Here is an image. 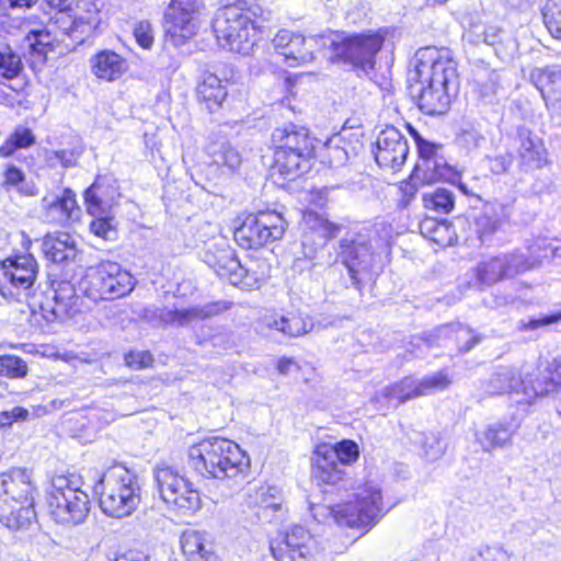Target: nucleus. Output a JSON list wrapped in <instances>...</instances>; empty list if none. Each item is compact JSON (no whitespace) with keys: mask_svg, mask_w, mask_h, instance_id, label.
Listing matches in <instances>:
<instances>
[{"mask_svg":"<svg viewBox=\"0 0 561 561\" xmlns=\"http://www.w3.org/2000/svg\"><path fill=\"white\" fill-rule=\"evenodd\" d=\"M286 220L275 210H261L249 214L236 228L233 237L243 249H260L280 240L286 231Z\"/></svg>","mask_w":561,"mask_h":561,"instance_id":"10","label":"nucleus"},{"mask_svg":"<svg viewBox=\"0 0 561 561\" xmlns=\"http://www.w3.org/2000/svg\"><path fill=\"white\" fill-rule=\"evenodd\" d=\"M454 178L455 172L444 157L417 160L412 172V180L420 181L422 184L451 181Z\"/></svg>","mask_w":561,"mask_h":561,"instance_id":"33","label":"nucleus"},{"mask_svg":"<svg viewBox=\"0 0 561 561\" xmlns=\"http://www.w3.org/2000/svg\"><path fill=\"white\" fill-rule=\"evenodd\" d=\"M325 34L306 37L297 34L286 51H280L287 66L297 67L309 64L314 59V48L324 46Z\"/></svg>","mask_w":561,"mask_h":561,"instance_id":"31","label":"nucleus"},{"mask_svg":"<svg viewBox=\"0 0 561 561\" xmlns=\"http://www.w3.org/2000/svg\"><path fill=\"white\" fill-rule=\"evenodd\" d=\"M374 154L380 168L396 172L401 169L409 156L408 140L398 128L387 126L378 135Z\"/></svg>","mask_w":561,"mask_h":561,"instance_id":"17","label":"nucleus"},{"mask_svg":"<svg viewBox=\"0 0 561 561\" xmlns=\"http://www.w3.org/2000/svg\"><path fill=\"white\" fill-rule=\"evenodd\" d=\"M511 554L500 546H486L471 561H510Z\"/></svg>","mask_w":561,"mask_h":561,"instance_id":"64","label":"nucleus"},{"mask_svg":"<svg viewBox=\"0 0 561 561\" xmlns=\"http://www.w3.org/2000/svg\"><path fill=\"white\" fill-rule=\"evenodd\" d=\"M558 371L548 369L547 362L540 363L536 368L524 365L522 367V392L526 401L530 403L534 399L548 396L557 391L561 386Z\"/></svg>","mask_w":561,"mask_h":561,"instance_id":"20","label":"nucleus"},{"mask_svg":"<svg viewBox=\"0 0 561 561\" xmlns=\"http://www.w3.org/2000/svg\"><path fill=\"white\" fill-rule=\"evenodd\" d=\"M3 187L7 192L12 188L16 190L18 193L26 196L35 195L34 186L26 183L24 172L15 165H9L4 171Z\"/></svg>","mask_w":561,"mask_h":561,"instance_id":"50","label":"nucleus"},{"mask_svg":"<svg viewBox=\"0 0 561 561\" xmlns=\"http://www.w3.org/2000/svg\"><path fill=\"white\" fill-rule=\"evenodd\" d=\"M424 207L439 214H448L454 209L455 197L451 191L447 188H436L423 194Z\"/></svg>","mask_w":561,"mask_h":561,"instance_id":"47","label":"nucleus"},{"mask_svg":"<svg viewBox=\"0 0 561 561\" xmlns=\"http://www.w3.org/2000/svg\"><path fill=\"white\" fill-rule=\"evenodd\" d=\"M542 18L551 36L561 41V0H548L542 9Z\"/></svg>","mask_w":561,"mask_h":561,"instance_id":"52","label":"nucleus"},{"mask_svg":"<svg viewBox=\"0 0 561 561\" xmlns=\"http://www.w3.org/2000/svg\"><path fill=\"white\" fill-rule=\"evenodd\" d=\"M92 71L99 78L106 81L117 80L128 69L125 58L112 50H102L92 59Z\"/></svg>","mask_w":561,"mask_h":561,"instance_id":"35","label":"nucleus"},{"mask_svg":"<svg viewBox=\"0 0 561 561\" xmlns=\"http://www.w3.org/2000/svg\"><path fill=\"white\" fill-rule=\"evenodd\" d=\"M416 381L419 387L417 393L422 397L447 389L451 383V378L445 370H440L422 379H416Z\"/></svg>","mask_w":561,"mask_h":561,"instance_id":"51","label":"nucleus"},{"mask_svg":"<svg viewBox=\"0 0 561 561\" xmlns=\"http://www.w3.org/2000/svg\"><path fill=\"white\" fill-rule=\"evenodd\" d=\"M23 70V64L11 46L0 43V76L3 79L11 80L16 78Z\"/></svg>","mask_w":561,"mask_h":561,"instance_id":"48","label":"nucleus"},{"mask_svg":"<svg viewBox=\"0 0 561 561\" xmlns=\"http://www.w3.org/2000/svg\"><path fill=\"white\" fill-rule=\"evenodd\" d=\"M42 251L53 263L73 261L78 254L76 243L68 233L47 234L42 242Z\"/></svg>","mask_w":561,"mask_h":561,"instance_id":"34","label":"nucleus"},{"mask_svg":"<svg viewBox=\"0 0 561 561\" xmlns=\"http://www.w3.org/2000/svg\"><path fill=\"white\" fill-rule=\"evenodd\" d=\"M83 152L81 146H73L69 149L53 150L46 153V161L50 167L60 164L62 168L68 169L77 165L79 158Z\"/></svg>","mask_w":561,"mask_h":561,"instance_id":"53","label":"nucleus"},{"mask_svg":"<svg viewBox=\"0 0 561 561\" xmlns=\"http://www.w3.org/2000/svg\"><path fill=\"white\" fill-rule=\"evenodd\" d=\"M196 93L199 102L205 104L210 113L218 111L228 95L221 80L209 72L204 75L202 82L196 88Z\"/></svg>","mask_w":561,"mask_h":561,"instance_id":"37","label":"nucleus"},{"mask_svg":"<svg viewBox=\"0 0 561 561\" xmlns=\"http://www.w3.org/2000/svg\"><path fill=\"white\" fill-rule=\"evenodd\" d=\"M181 548L188 561H217L214 545L206 533L198 530L183 533Z\"/></svg>","mask_w":561,"mask_h":561,"instance_id":"32","label":"nucleus"},{"mask_svg":"<svg viewBox=\"0 0 561 561\" xmlns=\"http://www.w3.org/2000/svg\"><path fill=\"white\" fill-rule=\"evenodd\" d=\"M344 140L335 135L325 142L328 163L332 168L344 165L348 161V151L343 146Z\"/></svg>","mask_w":561,"mask_h":561,"instance_id":"56","label":"nucleus"},{"mask_svg":"<svg viewBox=\"0 0 561 561\" xmlns=\"http://www.w3.org/2000/svg\"><path fill=\"white\" fill-rule=\"evenodd\" d=\"M203 261L222 279L238 286L241 280L242 264L227 240L219 239L207 245Z\"/></svg>","mask_w":561,"mask_h":561,"instance_id":"19","label":"nucleus"},{"mask_svg":"<svg viewBox=\"0 0 561 561\" xmlns=\"http://www.w3.org/2000/svg\"><path fill=\"white\" fill-rule=\"evenodd\" d=\"M173 497L174 499L167 500L165 503L184 513H193L201 507L199 492L193 488L190 481L184 483V488L178 486L176 490H174Z\"/></svg>","mask_w":561,"mask_h":561,"instance_id":"46","label":"nucleus"},{"mask_svg":"<svg viewBox=\"0 0 561 561\" xmlns=\"http://www.w3.org/2000/svg\"><path fill=\"white\" fill-rule=\"evenodd\" d=\"M525 262L515 251L481 261L476 267V278L483 286H491L504 279L524 274Z\"/></svg>","mask_w":561,"mask_h":561,"instance_id":"18","label":"nucleus"},{"mask_svg":"<svg viewBox=\"0 0 561 561\" xmlns=\"http://www.w3.org/2000/svg\"><path fill=\"white\" fill-rule=\"evenodd\" d=\"M260 5H226L216 12L213 30L218 44L230 51L248 56L256 44L257 19L263 18Z\"/></svg>","mask_w":561,"mask_h":561,"instance_id":"5","label":"nucleus"},{"mask_svg":"<svg viewBox=\"0 0 561 561\" xmlns=\"http://www.w3.org/2000/svg\"><path fill=\"white\" fill-rule=\"evenodd\" d=\"M314 152L275 149L274 170L284 180L293 181L310 169V160Z\"/></svg>","mask_w":561,"mask_h":561,"instance_id":"27","label":"nucleus"},{"mask_svg":"<svg viewBox=\"0 0 561 561\" xmlns=\"http://www.w3.org/2000/svg\"><path fill=\"white\" fill-rule=\"evenodd\" d=\"M231 302L215 301L204 306H195L187 309H159L157 317L167 324L188 325L193 322L204 320L228 310Z\"/></svg>","mask_w":561,"mask_h":561,"instance_id":"23","label":"nucleus"},{"mask_svg":"<svg viewBox=\"0 0 561 561\" xmlns=\"http://www.w3.org/2000/svg\"><path fill=\"white\" fill-rule=\"evenodd\" d=\"M81 289L93 301L114 300L128 295L135 287L134 277L116 262L104 261L89 267L80 283Z\"/></svg>","mask_w":561,"mask_h":561,"instance_id":"8","label":"nucleus"},{"mask_svg":"<svg viewBox=\"0 0 561 561\" xmlns=\"http://www.w3.org/2000/svg\"><path fill=\"white\" fill-rule=\"evenodd\" d=\"M187 466L203 478L224 480L243 476L250 460L238 444L214 436L188 448Z\"/></svg>","mask_w":561,"mask_h":561,"instance_id":"2","label":"nucleus"},{"mask_svg":"<svg viewBox=\"0 0 561 561\" xmlns=\"http://www.w3.org/2000/svg\"><path fill=\"white\" fill-rule=\"evenodd\" d=\"M529 79L546 103L561 100V66L550 65L534 68L529 73Z\"/></svg>","mask_w":561,"mask_h":561,"instance_id":"29","label":"nucleus"},{"mask_svg":"<svg viewBox=\"0 0 561 561\" xmlns=\"http://www.w3.org/2000/svg\"><path fill=\"white\" fill-rule=\"evenodd\" d=\"M518 430L514 420H500L486 424L476 433L477 443L485 453L512 446L513 437Z\"/></svg>","mask_w":561,"mask_h":561,"instance_id":"25","label":"nucleus"},{"mask_svg":"<svg viewBox=\"0 0 561 561\" xmlns=\"http://www.w3.org/2000/svg\"><path fill=\"white\" fill-rule=\"evenodd\" d=\"M312 536L305 527L294 525L271 539L270 549L276 561H307L312 553Z\"/></svg>","mask_w":561,"mask_h":561,"instance_id":"13","label":"nucleus"},{"mask_svg":"<svg viewBox=\"0 0 561 561\" xmlns=\"http://www.w3.org/2000/svg\"><path fill=\"white\" fill-rule=\"evenodd\" d=\"M561 320V312L554 314L542 316L534 319H523L517 324V330L520 332L534 331L539 328L557 323Z\"/></svg>","mask_w":561,"mask_h":561,"instance_id":"61","label":"nucleus"},{"mask_svg":"<svg viewBox=\"0 0 561 561\" xmlns=\"http://www.w3.org/2000/svg\"><path fill=\"white\" fill-rule=\"evenodd\" d=\"M92 21L85 20L82 16H77L72 13V7L70 10H66L61 13H55L49 18V23L46 25L54 30L57 33V30L60 31L62 35H67L69 37H73L78 41H82V37L77 35L80 33L82 35L84 33L83 30L80 31L85 24H91Z\"/></svg>","mask_w":561,"mask_h":561,"instance_id":"43","label":"nucleus"},{"mask_svg":"<svg viewBox=\"0 0 561 561\" xmlns=\"http://www.w3.org/2000/svg\"><path fill=\"white\" fill-rule=\"evenodd\" d=\"M501 30L495 25H473L467 32L469 41L474 44L495 45L500 41Z\"/></svg>","mask_w":561,"mask_h":561,"instance_id":"57","label":"nucleus"},{"mask_svg":"<svg viewBox=\"0 0 561 561\" xmlns=\"http://www.w3.org/2000/svg\"><path fill=\"white\" fill-rule=\"evenodd\" d=\"M488 394H504L522 390V370L513 367H499L484 385Z\"/></svg>","mask_w":561,"mask_h":561,"instance_id":"38","label":"nucleus"},{"mask_svg":"<svg viewBox=\"0 0 561 561\" xmlns=\"http://www.w3.org/2000/svg\"><path fill=\"white\" fill-rule=\"evenodd\" d=\"M553 240L548 237H536L527 242L526 252L520 249L514 250L520 256L526 266L523 272L526 273L539 266L543 260L553 257Z\"/></svg>","mask_w":561,"mask_h":561,"instance_id":"39","label":"nucleus"},{"mask_svg":"<svg viewBox=\"0 0 561 561\" xmlns=\"http://www.w3.org/2000/svg\"><path fill=\"white\" fill-rule=\"evenodd\" d=\"M484 141L481 131L471 123H465L456 135V142L467 152L476 150Z\"/></svg>","mask_w":561,"mask_h":561,"instance_id":"54","label":"nucleus"},{"mask_svg":"<svg viewBox=\"0 0 561 561\" xmlns=\"http://www.w3.org/2000/svg\"><path fill=\"white\" fill-rule=\"evenodd\" d=\"M311 220L313 221V225L310 228L318 234L320 244H325L327 241L335 237L340 230V226L330 222L328 219L322 217L309 215L308 222Z\"/></svg>","mask_w":561,"mask_h":561,"instance_id":"59","label":"nucleus"},{"mask_svg":"<svg viewBox=\"0 0 561 561\" xmlns=\"http://www.w3.org/2000/svg\"><path fill=\"white\" fill-rule=\"evenodd\" d=\"M241 280L238 286L252 287L263 280L270 273V264L264 259L249 255L242 264Z\"/></svg>","mask_w":561,"mask_h":561,"instance_id":"44","label":"nucleus"},{"mask_svg":"<svg viewBox=\"0 0 561 561\" xmlns=\"http://www.w3.org/2000/svg\"><path fill=\"white\" fill-rule=\"evenodd\" d=\"M38 273V264L33 255L9 256L0 261V294L5 296L10 286L15 289H30Z\"/></svg>","mask_w":561,"mask_h":561,"instance_id":"16","label":"nucleus"},{"mask_svg":"<svg viewBox=\"0 0 561 561\" xmlns=\"http://www.w3.org/2000/svg\"><path fill=\"white\" fill-rule=\"evenodd\" d=\"M34 486L26 469L13 468L0 474V523L12 530L27 529L36 517Z\"/></svg>","mask_w":561,"mask_h":561,"instance_id":"6","label":"nucleus"},{"mask_svg":"<svg viewBox=\"0 0 561 561\" xmlns=\"http://www.w3.org/2000/svg\"><path fill=\"white\" fill-rule=\"evenodd\" d=\"M93 490L99 495L100 507L112 517L129 516L140 503V484L137 474L122 463L105 471H91Z\"/></svg>","mask_w":561,"mask_h":561,"instance_id":"3","label":"nucleus"},{"mask_svg":"<svg viewBox=\"0 0 561 561\" xmlns=\"http://www.w3.org/2000/svg\"><path fill=\"white\" fill-rule=\"evenodd\" d=\"M54 305L46 301L42 305L44 318L47 321H54L58 318L72 316L77 312L76 289L70 282H60L54 288Z\"/></svg>","mask_w":561,"mask_h":561,"instance_id":"28","label":"nucleus"},{"mask_svg":"<svg viewBox=\"0 0 561 561\" xmlns=\"http://www.w3.org/2000/svg\"><path fill=\"white\" fill-rule=\"evenodd\" d=\"M249 503L260 510L257 513L259 516L263 515L264 518L271 519L268 511L275 513L282 510V490L276 485H261L249 494Z\"/></svg>","mask_w":561,"mask_h":561,"instance_id":"40","label":"nucleus"},{"mask_svg":"<svg viewBox=\"0 0 561 561\" xmlns=\"http://www.w3.org/2000/svg\"><path fill=\"white\" fill-rule=\"evenodd\" d=\"M370 237L364 232H348L339 242L337 260L346 267L352 285L360 291L363 276L374 261Z\"/></svg>","mask_w":561,"mask_h":561,"instance_id":"12","label":"nucleus"},{"mask_svg":"<svg viewBox=\"0 0 561 561\" xmlns=\"http://www.w3.org/2000/svg\"><path fill=\"white\" fill-rule=\"evenodd\" d=\"M94 217L95 219L90 224L91 232L105 241L116 240L117 230L112 224V218L108 217V214Z\"/></svg>","mask_w":561,"mask_h":561,"instance_id":"58","label":"nucleus"},{"mask_svg":"<svg viewBox=\"0 0 561 561\" xmlns=\"http://www.w3.org/2000/svg\"><path fill=\"white\" fill-rule=\"evenodd\" d=\"M310 512L316 519L330 515L340 526L362 529L366 533L385 515L386 508L380 485L368 481L354 490L352 500L348 502L335 507L311 505Z\"/></svg>","mask_w":561,"mask_h":561,"instance_id":"4","label":"nucleus"},{"mask_svg":"<svg viewBox=\"0 0 561 561\" xmlns=\"http://www.w3.org/2000/svg\"><path fill=\"white\" fill-rule=\"evenodd\" d=\"M124 359L126 366L136 370L147 368L153 363V357L148 351H130Z\"/></svg>","mask_w":561,"mask_h":561,"instance_id":"63","label":"nucleus"},{"mask_svg":"<svg viewBox=\"0 0 561 561\" xmlns=\"http://www.w3.org/2000/svg\"><path fill=\"white\" fill-rule=\"evenodd\" d=\"M28 368L22 358L15 355L0 356V377L10 379L24 378L27 375Z\"/></svg>","mask_w":561,"mask_h":561,"instance_id":"55","label":"nucleus"},{"mask_svg":"<svg viewBox=\"0 0 561 561\" xmlns=\"http://www.w3.org/2000/svg\"><path fill=\"white\" fill-rule=\"evenodd\" d=\"M271 329L283 333L288 337H298L312 330V322L300 314L288 313L285 316H274L266 320Z\"/></svg>","mask_w":561,"mask_h":561,"instance_id":"42","label":"nucleus"},{"mask_svg":"<svg viewBox=\"0 0 561 561\" xmlns=\"http://www.w3.org/2000/svg\"><path fill=\"white\" fill-rule=\"evenodd\" d=\"M378 34H350L331 32L325 34L324 47L332 51L331 58L363 70L373 69L375 56L382 46Z\"/></svg>","mask_w":561,"mask_h":561,"instance_id":"9","label":"nucleus"},{"mask_svg":"<svg viewBox=\"0 0 561 561\" xmlns=\"http://www.w3.org/2000/svg\"><path fill=\"white\" fill-rule=\"evenodd\" d=\"M417 381L412 377H405L398 382L382 388L378 391L374 400L376 402H386L388 407H398L408 400L421 397L417 391Z\"/></svg>","mask_w":561,"mask_h":561,"instance_id":"36","label":"nucleus"},{"mask_svg":"<svg viewBox=\"0 0 561 561\" xmlns=\"http://www.w3.org/2000/svg\"><path fill=\"white\" fill-rule=\"evenodd\" d=\"M58 42V33L48 26L31 28L22 41L24 56L30 59L32 66H43L48 53L54 51Z\"/></svg>","mask_w":561,"mask_h":561,"instance_id":"24","label":"nucleus"},{"mask_svg":"<svg viewBox=\"0 0 561 561\" xmlns=\"http://www.w3.org/2000/svg\"><path fill=\"white\" fill-rule=\"evenodd\" d=\"M153 481L160 499L165 502L167 500L174 499V490L178 486L184 488V483L188 480L181 476L173 467L158 465L153 471Z\"/></svg>","mask_w":561,"mask_h":561,"instance_id":"41","label":"nucleus"},{"mask_svg":"<svg viewBox=\"0 0 561 561\" xmlns=\"http://www.w3.org/2000/svg\"><path fill=\"white\" fill-rule=\"evenodd\" d=\"M44 203L46 207V220L51 224L65 226L78 218L79 208L77 206L76 194L70 188L64 190L60 196L55 197L50 202L44 198Z\"/></svg>","mask_w":561,"mask_h":561,"instance_id":"30","label":"nucleus"},{"mask_svg":"<svg viewBox=\"0 0 561 561\" xmlns=\"http://www.w3.org/2000/svg\"><path fill=\"white\" fill-rule=\"evenodd\" d=\"M213 162L226 167L229 171L237 170L241 164V156L228 141L214 142L208 148Z\"/></svg>","mask_w":561,"mask_h":561,"instance_id":"45","label":"nucleus"},{"mask_svg":"<svg viewBox=\"0 0 561 561\" xmlns=\"http://www.w3.org/2000/svg\"><path fill=\"white\" fill-rule=\"evenodd\" d=\"M442 339L454 340L460 353L469 352L481 339L473 331L462 324H450L437 328L434 333L426 336H413L408 350L414 356H422Z\"/></svg>","mask_w":561,"mask_h":561,"instance_id":"14","label":"nucleus"},{"mask_svg":"<svg viewBox=\"0 0 561 561\" xmlns=\"http://www.w3.org/2000/svg\"><path fill=\"white\" fill-rule=\"evenodd\" d=\"M332 448L336 453L337 460L345 467L355 462L359 457V448L358 445L350 439H343L335 445H332Z\"/></svg>","mask_w":561,"mask_h":561,"instance_id":"60","label":"nucleus"},{"mask_svg":"<svg viewBox=\"0 0 561 561\" xmlns=\"http://www.w3.org/2000/svg\"><path fill=\"white\" fill-rule=\"evenodd\" d=\"M344 466L337 460L332 444L318 445L312 457V478L320 484L335 485L343 480Z\"/></svg>","mask_w":561,"mask_h":561,"instance_id":"22","label":"nucleus"},{"mask_svg":"<svg viewBox=\"0 0 561 561\" xmlns=\"http://www.w3.org/2000/svg\"><path fill=\"white\" fill-rule=\"evenodd\" d=\"M517 169L520 173H533L549 162V153L543 139L526 126H518L515 134Z\"/></svg>","mask_w":561,"mask_h":561,"instance_id":"15","label":"nucleus"},{"mask_svg":"<svg viewBox=\"0 0 561 561\" xmlns=\"http://www.w3.org/2000/svg\"><path fill=\"white\" fill-rule=\"evenodd\" d=\"M202 7V0H171L163 27L167 41L174 47H182L197 34Z\"/></svg>","mask_w":561,"mask_h":561,"instance_id":"11","label":"nucleus"},{"mask_svg":"<svg viewBox=\"0 0 561 561\" xmlns=\"http://www.w3.org/2000/svg\"><path fill=\"white\" fill-rule=\"evenodd\" d=\"M82 485L80 478L73 474L53 480L48 504L56 522L78 525L85 520L91 503Z\"/></svg>","mask_w":561,"mask_h":561,"instance_id":"7","label":"nucleus"},{"mask_svg":"<svg viewBox=\"0 0 561 561\" xmlns=\"http://www.w3.org/2000/svg\"><path fill=\"white\" fill-rule=\"evenodd\" d=\"M409 90L427 115L445 114L459 89L457 65L447 50L420 48L408 72Z\"/></svg>","mask_w":561,"mask_h":561,"instance_id":"1","label":"nucleus"},{"mask_svg":"<svg viewBox=\"0 0 561 561\" xmlns=\"http://www.w3.org/2000/svg\"><path fill=\"white\" fill-rule=\"evenodd\" d=\"M119 196L116 180L108 174L99 175L84 192L87 210L91 216L107 215Z\"/></svg>","mask_w":561,"mask_h":561,"instance_id":"21","label":"nucleus"},{"mask_svg":"<svg viewBox=\"0 0 561 561\" xmlns=\"http://www.w3.org/2000/svg\"><path fill=\"white\" fill-rule=\"evenodd\" d=\"M35 144V136L26 127H16L7 141L0 147V157L7 158L18 149L28 148Z\"/></svg>","mask_w":561,"mask_h":561,"instance_id":"49","label":"nucleus"},{"mask_svg":"<svg viewBox=\"0 0 561 561\" xmlns=\"http://www.w3.org/2000/svg\"><path fill=\"white\" fill-rule=\"evenodd\" d=\"M272 141L275 149L314 152L316 139L310 136L306 127L293 123L275 128L272 133Z\"/></svg>","mask_w":561,"mask_h":561,"instance_id":"26","label":"nucleus"},{"mask_svg":"<svg viewBox=\"0 0 561 561\" xmlns=\"http://www.w3.org/2000/svg\"><path fill=\"white\" fill-rule=\"evenodd\" d=\"M513 154L511 152L500 153L493 157H486L488 168L495 175H502L508 172L513 164Z\"/></svg>","mask_w":561,"mask_h":561,"instance_id":"62","label":"nucleus"}]
</instances>
